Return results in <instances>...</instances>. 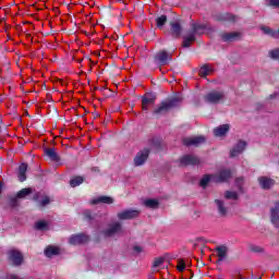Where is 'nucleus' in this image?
Instances as JSON below:
<instances>
[{"instance_id":"1","label":"nucleus","mask_w":279,"mask_h":279,"mask_svg":"<svg viewBox=\"0 0 279 279\" xmlns=\"http://www.w3.org/2000/svg\"><path fill=\"white\" fill-rule=\"evenodd\" d=\"M231 175L232 173L230 170H222L218 174H206L202 178L199 185L203 189H206L209 182H228Z\"/></svg>"},{"instance_id":"2","label":"nucleus","mask_w":279,"mask_h":279,"mask_svg":"<svg viewBox=\"0 0 279 279\" xmlns=\"http://www.w3.org/2000/svg\"><path fill=\"white\" fill-rule=\"evenodd\" d=\"M182 101V97H174L170 101L162 102L161 106L155 111L156 114H162V112H167V110L174 108Z\"/></svg>"},{"instance_id":"3","label":"nucleus","mask_w":279,"mask_h":279,"mask_svg":"<svg viewBox=\"0 0 279 279\" xmlns=\"http://www.w3.org/2000/svg\"><path fill=\"white\" fill-rule=\"evenodd\" d=\"M155 62H157V64H161L162 66H165V64H169V62H171V53L165 50L159 51L155 56Z\"/></svg>"},{"instance_id":"4","label":"nucleus","mask_w":279,"mask_h":279,"mask_svg":"<svg viewBox=\"0 0 279 279\" xmlns=\"http://www.w3.org/2000/svg\"><path fill=\"white\" fill-rule=\"evenodd\" d=\"M156 101V95L153 93H147L142 98V108L143 110H148L149 106L154 105Z\"/></svg>"},{"instance_id":"5","label":"nucleus","mask_w":279,"mask_h":279,"mask_svg":"<svg viewBox=\"0 0 279 279\" xmlns=\"http://www.w3.org/2000/svg\"><path fill=\"white\" fill-rule=\"evenodd\" d=\"M69 243L70 245H82V243H88V235L84 233L72 235Z\"/></svg>"},{"instance_id":"6","label":"nucleus","mask_w":279,"mask_h":279,"mask_svg":"<svg viewBox=\"0 0 279 279\" xmlns=\"http://www.w3.org/2000/svg\"><path fill=\"white\" fill-rule=\"evenodd\" d=\"M149 158V150L144 149L141 150L136 157L134 158V162L136 167H141V165H145V161Z\"/></svg>"},{"instance_id":"7","label":"nucleus","mask_w":279,"mask_h":279,"mask_svg":"<svg viewBox=\"0 0 279 279\" xmlns=\"http://www.w3.org/2000/svg\"><path fill=\"white\" fill-rule=\"evenodd\" d=\"M208 104H217L223 99V93L221 92H211L205 97Z\"/></svg>"},{"instance_id":"8","label":"nucleus","mask_w":279,"mask_h":279,"mask_svg":"<svg viewBox=\"0 0 279 279\" xmlns=\"http://www.w3.org/2000/svg\"><path fill=\"white\" fill-rule=\"evenodd\" d=\"M9 258L13 265H21L23 263V254L16 250L9 251Z\"/></svg>"},{"instance_id":"9","label":"nucleus","mask_w":279,"mask_h":279,"mask_svg":"<svg viewBox=\"0 0 279 279\" xmlns=\"http://www.w3.org/2000/svg\"><path fill=\"white\" fill-rule=\"evenodd\" d=\"M138 215H140L138 210L128 209L118 214V218L122 220L134 219L135 217H138Z\"/></svg>"},{"instance_id":"10","label":"nucleus","mask_w":279,"mask_h":279,"mask_svg":"<svg viewBox=\"0 0 279 279\" xmlns=\"http://www.w3.org/2000/svg\"><path fill=\"white\" fill-rule=\"evenodd\" d=\"M206 142V137L204 136H193V137H185L183 140V143L185 145H202V143H205Z\"/></svg>"},{"instance_id":"11","label":"nucleus","mask_w":279,"mask_h":279,"mask_svg":"<svg viewBox=\"0 0 279 279\" xmlns=\"http://www.w3.org/2000/svg\"><path fill=\"white\" fill-rule=\"evenodd\" d=\"M246 145L247 144L245 142H239L230 153L231 158H236V156L243 154V151H245Z\"/></svg>"},{"instance_id":"12","label":"nucleus","mask_w":279,"mask_h":279,"mask_svg":"<svg viewBox=\"0 0 279 279\" xmlns=\"http://www.w3.org/2000/svg\"><path fill=\"white\" fill-rule=\"evenodd\" d=\"M181 165H199V158L193 155H186L181 158Z\"/></svg>"},{"instance_id":"13","label":"nucleus","mask_w":279,"mask_h":279,"mask_svg":"<svg viewBox=\"0 0 279 279\" xmlns=\"http://www.w3.org/2000/svg\"><path fill=\"white\" fill-rule=\"evenodd\" d=\"M279 203H276L275 208L271 209V222L276 228H279Z\"/></svg>"},{"instance_id":"14","label":"nucleus","mask_w":279,"mask_h":279,"mask_svg":"<svg viewBox=\"0 0 279 279\" xmlns=\"http://www.w3.org/2000/svg\"><path fill=\"white\" fill-rule=\"evenodd\" d=\"M114 202V199H112V197L110 196H99L97 198H94L90 201L92 205L95 204H112Z\"/></svg>"},{"instance_id":"15","label":"nucleus","mask_w":279,"mask_h":279,"mask_svg":"<svg viewBox=\"0 0 279 279\" xmlns=\"http://www.w3.org/2000/svg\"><path fill=\"white\" fill-rule=\"evenodd\" d=\"M230 130L229 124H222L214 130L215 136H226Z\"/></svg>"},{"instance_id":"16","label":"nucleus","mask_w":279,"mask_h":279,"mask_svg":"<svg viewBox=\"0 0 279 279\" xmlns=\"http://www.w3.org/2000/svg\"><path fill=\"white\" fill-rule=\"evenodd\" d=\"M259 182V186H262V189H271V186H274L275 182L272 179H269L267 177H262L258 179Z\"/></svg>"},{"instance_id":"17","label":"nucleus","mask_w":279,"mask_h":279,"mask_svg":"<svg viewBox=\"0 0 279 279\" xmlns=\"http://www.w3.org/2000/svg\"><path fill=\"white\" fill-rule=\"evenodd\" d=\"M25 173H27V163H22L17 172L20 182H25V180H27V175H25Z\"/></svg>"},{"instance_id":"18","label":"nucleus","mask_w":279,"mask_h":279,"mask_svg":"<svg viewBox=\"0 0 279 279\" xmlns=\"http://www.w3.org/2000/svg\"><path fill=\"white\" fill-rule=\"evenodd\" d=\"M45 154L53 162H59L60 161V157L58 156V153H56V149H53V148H46L45 149Z\"/></svg>"},{"instance_id":"19","label":"nucleus","mask_w":279,"mask_h":279,"mask_svg":"<svg viewBox=\"0 0 279 279\" xmlns=\"http://www.w3.org/2000/svg\"><path fill=\"white\" fill-rule=\"evenodd\" d=\"M107 236H112V234H121V225L114 223L106 231Z\"/></svg>"},{"instance_id":"20","label":"nucleus","mask_w":279,"mask_h":279,"mask_svg":"<svg viewBox=\"0 0 279 279\" xmlns=\"http://www.w3.org/2000/svg\"><path fill=\"white\" fill-rule=\"evenodd\" d=\"M45 254L48 258H51V256H58V254H60V248L58 246H48L45 250Z\"/></svg>"},{"instance_id":"21","label":"nucleus","mask_w":279,"mask_h":279,"mask_svg":"<svg viewBox=\"0 0 279 279\" xmlns=\"http://www.w3.org/2000/svg\"><path fill=\"white\" fill-rule=\"evenodd\" d=\"M208 26L206 24H194L193 32L194 34H206Z\"/></svg>"},{"instance_id":"22","label":"nucleus","mask_w":279,"mask_h":279,"mask_svg":"<svg viewBox=\"0 0 279 279\" xmlns=\"http://www.w3.org/2000/svg\"><path fill=\"white\" fill-rule=\"evenodd\" d=\"M216 254L219 257V260H223V258H226V255L228 254V247H226V246L217 247Z\"/></svg>"},{"instance_id":"23","label":"nucleus","mask_w":279,"mask_h":279,"mask_svg":"<svg viewBox=\"0 0 279 279\" xmlns=\"http://www.w3.org/2000/svg\"><path fill=\"white\" fill-rule=\"evenodd\" d=\"M210 73H213V68H210V65H203L199 69L201 77H206V75H210Z\"/></svg>"},{"instance_id":"24","label":"nucleus","mask_w":279,"mask_h":279,"mask_svg":"<svg viewBox=\"0 0 279 279\" xmlns=\"http://www.w3.org/2000/svg\"><path fill=\"white\" fill-rule=\"evenodd\" d=\"M236 38H239V33H227L222 35L225 41L236 40Z\"/></svg>"},{"instance_id":"25","label":"nucleus","mask_w":279,"mask_h":279,"mask_svg":"<svg viewBox=\"0 0 279 279\" xmlns=\"http://www.w3.org/2000/svg\"><path fill=\"white\" fill-rule=\"evenodd\" d=\"M144 206H146V208H158L159 203L158 199H146L144 201Z\"/></svg>"},{"instance_id":"26","label":"nucleus","mask_w":279,"mask_h":279,"mask_svg":"<svg viewBox=\"0 0 279 279\" xmlns=\"http://www.w3.org/2000/svg\"><path fill=\"white\" fill-rule=\"evenodd\" d=\"M264 34H268L269 36H272L274 38H279V31H271V28L264 26L262 27Z\"/></svg>"},{"instance_id":"27","label":"nucleus","mask_w":279,"mask_h":279,"mask_svg":"<svg viewBox=\"0 0 279 279\" xmlns=\"http://www.w3.org/2000/svg\"><path fill=\"white\" fill-rule=\"evenodd\" d=\"M29 194H32V187H26V189L21 190L17 193L16 197L19 199H23V197H27V195H29Z\"/></svg>"},{"instance_id":"28","label":"nucleus","mask_w":279,"mask_h":279,"mask_svg":"<svg viewBox=\"0 0 279 279\" xmlns=\"http://www.w3.org/2000/svg\"><path fill=\"white\" fill-rule=\"evenodd\" d=\"M84 182V179L82 177H75L70 181V186L75 189V186H80Z\"/></svg>"},{"instance_id":"29","label":"nucleus","mask_w":279,"mask_h":279,"mask_svg":"<svg viewBox=\"0 0 279 279\" xmlns=\"http://www.w3.org/2000/svg\"><path fill=\"white\" fill-rule=\"evenodd\" d=\"M171 31L174 36H180V33L182 32V28L180 27L179 23H172L171 24Z\"/></svg>"},{"instance_id":"30","label":"nucleus","mask_w":279,"mask_h":279,"mask_svg":"<svg viewBox=\"0 0 279 279\" xmlns=\"http://www.w3.org/2000/svg\"><path fill=\"white\" fill-rule=\"evenodd\" d=\"M156 23H157V27L159 28L163 27L165 23H167V15H161L157 17Z\"/></svg>"},{"instance_id":"31","label":"nucleus","mask_w":279,"mask_h":279,"mask_svg":"<svg viewBox=\"0 0 279 279\" xmlns=\"http://www.w3.org/2000/svg\"><path fill=\"white\" fill-rule=\"evenodd\" d=\"M191 43H195V36L190 35L184 38L183 47H191Z\"/></svg>"},{"instance_id":"32","label":"nucleus","mask_w":279,"mask_h":279,"mask_svg":"<svg viewBox=\"0 0 279 279\" xmlns=\"http://www.w3.org/2000/svg\"><path fill=\"white\" fill-rule=\"evenodd\" d=\"M215 202L217 204L220 215H226L227 210H226V207H223V202H221L219 199H216Z\"/></svg>"},{"instance_id":"33","label":"nucleus","mask_w":279,"mask_h":279,"mask_svg":"<svg viewBox=\"0 0 279 279\" xmlns=\"http://www.w3.org/2000/svg\"><path fill=\"white\" fill-rule=\"evenodd\" d=\"M35 228L36 230H47V222L45 220L37 221Z\"/></svg>"},{"instance_id":"34","label":"nucleus","mask_w":279,"mask_h":279,"mask_svg":"<svg viewBox=\"0 0 279 279\" xmlns=\"http://www.w3.org/2000/svg\"><path fill=\"white\" fill-rule=\"evenodd\" d=\"M177 269H178V271H184L186 269V264L182 259H179Z\"/></svg>"},{"instance_id":"35","label":"nucleus","mask_w":279,"mask_h":279,"mask_svg":"<svg viewBox=\"0 0 279 279\" xmlns=\"http://www.w3.org/2000/svg\"><path fill=\"white\" fill-rule=\"evenodd\" d=\"M162 263H165V258L163 257L155 258V260H154V268L160 267V265H162Z\"/></svg>"},{"instance_id":"36","label":"nucleus","mask_w":279,"mask_h":279,"mask_svg":"<svg viewBox=\"0 0 279 279\" xmlns=\"http://www.w3.org/2000/svg\"><path fill=\"white\" fill-rule=\"evenodd\" d=\"M269 56H270V58H274L275 60H278L279 59V48H277L275 50H271L269 52Z\"/></svg>"},{"instance_id":"37","label":"nucleus","mask_w":279,"mask_h":279,"mask_svg":"<svg viewBox=\"0 0 279 279\" xmlns=\"http://www.w3.org/2000/svg\"><path fill=\"white\" fill-rule=\"evenodd\" d=\"M236 197H238L236 192H226L227 199H236Z\"/></svg>"},{"instance_id":"38","label":"nucleus","mask_w":279,"mask_h":279,"mask_svg":"<svg viewBox=\"0 0 279 279\" xmlns=\"http://www.w3.org/2000/svg\"><path fill=\"white\" fill-rule=\"evenodd\" d=\"M269 5H271L272 8H279V0H270Z\"/></svg>"},{"instance_id":"39","label":"nucleus","mask_w":279,"mask_h":279,"mask_svg":"<svg viewBox=\"0 0 279 279\" xmlns=\"http://www.w3.org/2000/svg\"><path fill=\"white\" fill-rule=\"evenodd\" d=\"M134 252H136V254H141V252H143V246H141V245H135V246H134Z\"/></svg>"},{"instance_id":"40","label":"nucleus","mask_w":279,"mask_h":279,"mask_svg":"<svg viewBox=\"0 0 279 279\" xmlns=\"http://www.w3.org/2000/svg\"><path fill=\"white\" fill-rule=\"evenodd\" d=\"M49 197H44V199L41 201V206H47V204H49Z\"/></svg>"},{"instance_id":"41","label":"nucleus","mask_w":279,"mask_h":279,"mask_svg":"<svg viewBox=\"0 0 279 279\" xmlns=\"http://www.w3.org/2000/svg\"><path fill=\"white\" fill-rule=\"evenodd\" d=\"M226 20H227V21H234L235 17H234V15L228 14V15L226 16Z\"/></svg>"},{"instance_id":"42","label":"nucleus","mask_w":279,"mask_h":279,"mask_svg":"<svg viewBox=\"0 0 279 279\" xmlns=\"http://www.w3.org/2000/svg\"><path fill=\"white\" fill-rule=\"evenodd\" d=\"M85 217L86 219H93V217H90V211H85Z\"/></svg>"},{"instance_id":"43","label":"nucleus","mask_w":279,"mask_h":279,"mask_svg":"<svg viewBox=\"0 0 279 279\" xmlns=\"http://www.w3.org/2000/svg\"><path fill=\"white\" fill-rule=\"evenodd\" d=\"M241 182H243V179H238L236 180V184H241Z\"/></svg>"},{"instance_id":"44","label":"nucleus","mask_w":279,"mask_h":279,"mask_svg":"<svg viewBox=\"0 0 279 279\" xmlns=\"http://www.w3.org/2000/svg\"><path fill=\"white\" fill-rule=\"evenodd\" d=\"M2 185L0 184V193H1Z\"/></svg>"},{"instance_id":"45","label":"nucleus","mask_w":279,"mask_h":279,"mask_svg":"<svg viewBox=\"0 0 279 279\" xmlns=\"http://www.w3.org/2000/svg\"><path fill=\"white\" fill-rule=\"evenodd\" d=\"M0 104H1V99H0Z\"/></svg>"}]
</instances>
